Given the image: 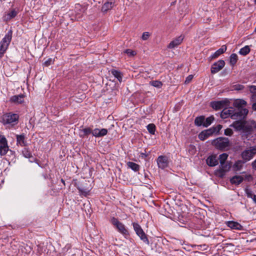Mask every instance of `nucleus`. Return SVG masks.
Returning a JSON list of instances; mask_svg holds the SVG:
<instances>
[{
  "instance_id": "obj_38",
  "label": "nucleus",
  "mask_w": 256,
  "mask_h": 256,
  "mask_svg": "<svg viewBox=\"0 0 256 256\" xmlns=\"http://www.w3.org/2000/svg\"><path fill=\"white\" fill-rule=\"evenodd\" d=\"M230 166H231L229 164L224 162L222 164H220L219 168H220L222 170L226 172L230 170Z\"/></svg>"
},
{
  "instance_id": "obj_36",
  "label": "nucleus",
  "mask_w": 256,
  "mask_h": 256,
  "mask_svg": "<svg viewBox=\"0 0 256 256\" xmlns=\"http://www.w3.org/2000/svg\"><path fill=\"white\" fill-rule=\"evenodd\" d=\"M147 130L149 133L152 134H154L156 131V126L154 124H150L147 126Z\"/></svg>"
},
{
  "instance_id": "obj_9",
  "label": "nucleus",
  "mask_w": 256,
  "mask_h": 256,
  "mask_svg": "<svg viewBox=\"0 0 256 256\" xmlns=\"http://www.w3.org/2000/svg\"><path fill=\"white\" fill-rule=\"evenodd\" d=\"M158 167L161 169H164L168 166V158L166 156H160L157 158Z\"/></svg>"
},
{
  "instance_id": "obj_42",
  "label": "nucleus",
  "mask_w": 256,
  "mask_h": 256,
  "mask_svg": "<svg viewBox=\"0 0 256 256\" xmlns=\"http://www.w3.org/2000/svg\"><path fill=\"white\" fill-rule=\"evenodd\" d=\"M8 144V141L6 137L3 135H0V146Z\"/></svg>"
},
{
  "instance_id": "obj_19",
  "label": "nucleus",
  "mask_w": 256,
  "mask_h": 256,
  "mask_svg": "<svg viewBox=\"0 0 256 256\" xmlns=\"http://www.w3.org/2000/svg\"><path fill=\"white\" fill-rule=\"evenodd\" d=\"M226 224L228 226L233 230H241L242 229V226L238 222L228 221Z\"/></svg>"
},
{
  "instance_id": "obj_17",
  "label": "nucleus",
  "mask_w": 256,
  "mask_h": 256,
  "mask_svg": "<svg viewBox=\"0 0 256 256\" xmlns=\"http://www.w3.org/2000/svg\"><path fill=\"white\" fill-rule=\"evenodd\" d=\"M225 102L224 101H214L210 102V106L215 110H219L223 108L225 106Z\"/></svg>"
},
{
  "instance_id": "obj_50",
  "label": "nucleus",
  "mask_w": 256,
  "mask_h": 256,
  "mask_svg": "<svg viewBox=\"0 0 256 256\" xmlns=\"http://www.w3.org/2000/svg\"><path fill=\"white\" fill-rule=\"evenodd\" d=\"M205 245H194L193 248H197L198 250H200L202 246H204Z\"/></svg>"
},
{
  "instance_id": "obj_47",
  "label": "nucleus",
  "mask_w": 256,
  "mask_h": 256,
  "mask_svg": "<svg viewBox=\"0 0 256 256\" xmlns=\"http://www.w3.org/2000/svg\"><path fill=\"white\" fill-rule=\"evenodd\" d=\"M125 53H126L128 56H134L136 54V52L134 51H133L130 49H127L125 50Z\"/></svg>"
},
{
  "instance_id": "obj_25",
  "label": "nucleus",
  "mask_w": 256,
  "mask_h": 256,
  "mask_svg": "<svg viewBox=\"0 0 256 256\" xmlns=\"http://www.w3.org/2000/svg\"><path fill=\"white\" fill-rule=\"evenodd\" d=\"M250 91L252 94L250 100L252 102H254L256 101V86H250Z\"/></svg>"
},
{
  "instance_id": "obj_26",
  "label": "nucleus",
  "mask_w": 256,
  "mask_h": 256,
  "mask_svg": "<svg viewBox=\"0 0 256 256\" xmlns=\"http://www.w3.org/2000/svg\"><path fill=\"white\" fill-rule=\"evenodd\" d=\"M234 106L237 108L236 110H240L244 108L242 106L246 104V102L244 100H238L234 103Z\"/></svg>"
},
{
  "instance_id": "obj_27",
  "label": "nucleus",
  "mask_w": 256,
  "mask_h": 256,
  "mask_svg": "<svg viewBox=\"0 0 256 256\" xmlns=\"http://www.w3.org/2000/svg\"><path fill=\"white\" fill-rule=\"evenodd\" d=\"M127 166L128 168H131L134 172H138L140 168V166L138 164L132 162H128L127 163Z\"/></svg>"
},
{
  "instance_id": "obj_6",
  "label": "nucleus",
  "mask_w": 256,
  "mask_h": 256,
  "mask_svg": "<svg viewBox=\"0 0 256 256\" xmlns=\"http://www.w3.org/2000/svg\"><path fill=\"white\" fill-rule=\"evenodd\" d=\"M136 234L140 237L141 240H142L144 243L148 244L149 240L148 237L142 229L141 226L138 222H132V224Z\"/></svg>"
},
{
  "instance_id": "obj_54",
  "label": "nucleus",
  "mask_w": 256,
  "mask_h": 256,
  "mask_svg": "<svg viewBox=\"0 0 256 256\" xmlns=\"http://www.w3.org/2000/svg\"><path fill=\"white\" fill-rule=\"evenodd\" d=\"M252 167L256 170V159L252 163Z\"/></svg>"
},
{
  "instance_id": "obj_28",
  "label": "nucleus",
  "mask_w": 256,
  "mask_h": 256,
  "mask_svg": "<svg viewBox=\"0 0 256 256\" xmlns=\"http://www.w3.org/2000/svg\"><path fill=\"white\" fill-rule=\"evenodd\" d=\"M204 120V116H198L195 118L194 124L196 126H203Z\"/></svg>"
},
{
  "instance_id": "obj_3",
  "label": "nucleus",
  "mask_w": 256,
  "mask_h": 256,
  "mask_svg": "<svg viewBox=\"0 0 256 256\" xmlns=\"http://www.w3.org/2000/svg\"><path fill=\"white\" fill-rule=\"evenodd\" d=\"M18 114L12 112L6 113L2 116V122L4 125L14 126L18 124Z\"/></svg>"
},
{
  "instance_id": "obj_21",
  "label": "nucleus",
  "mask_w": 256,
  "mask_h": 256,
  "mask_svg": "<svg viewBox=\"0 0 256 256\" xmlns=\"http://www.w3.org/2000/svg\"><path fill=\"white\" fill-rule=\"evenodd\" d=\"M244 180V178L241 176H234L230 179V182L232 184L238 185Z\"/></svg>"
},
{
  "instance_id": "obj_16",
  "label": "nucleus",
  "mask_w": 256,
  "mask_h": 256,
  "mask_svg": "<svg viewBox=\"0 0 256 256\" xmlns=\"http://www.w3.org/2000/svg\"><path fill=\"white\" fill-rule=\"evenodd\" d=\"M226 50V45H223L222 47L218 50L212 54L210 57L209 59L212 60L218 58L220 54L224 53Z\"/></svg>"
},
{
  "instance_id": "obj_15",
  "label": "nucleus",
  "mask_w": 256,
  "mask_h": 256,
  "mask_svg": "<svg viewBox=\"0 0 256 256\" xmlns=\"http://www.w3.org/2000/svg\"><path fill=\"white\" fill-rule=\"evenodd\" d=\"M115 0H109L105 2L102 8V12H106L111 10L115 6Z\"/></svg>"
},
{
  "instance_id": "obj_58",
  "label": "nucleus",
  "mask_w": 256,
  "mask_h": 256,
  "mask_svg": "<svg viewBox=\"0 0 256 256\" xmlns=\"http://www.w3.org/2000/svg\"><path fill=\"white\" fill-rule=\"evenodd\" d=\"M254 32H256V27L255 28Z\"/></svg>"
},
{
  "instance_id": "obj_12",
  "label": "nucleus",
  "mask_w": 256,
  "mask_h": 256,
  "mask_svg": "<svg viewBox=\"0 0 256 256\" xmlns=\"http://www.w3.org/2000/svg\"><path fill=\"white\" fill-rule=\"evenodd\" d=\"M24 95L23 94L14 95L10 97V101L14 104H21L24 102Z\"/></svg>"
},
{
  "instance_id": "obj_7",
  "label": "nucleus",
  "mask_w": 256,
  "mask_h": 256,
  "mask_svg": "<svg viewBox=\"0 0 256 256\" xmlns=\"http://www.w3.org/2000/svg\"><path fill=\"white\" fill-rule=\"evenodd\" d=\"M256 154V148H252L250 150H244L242 153V157L245 162L250 160Z\"/></svg>"
},
{
  "instance_id": "obj_31",
  "label": "nucleus",
  "mask_w": 256,
  "mask_h": 256,
  "mask_svg": "<svg viewBox=\"0 0 256 256\" xmlns=\"http://www.w3.org/2000/svg\"><path fill=\"white\" fill-rule=\"evenodd\" d=\"M214 118L213 116H211L207 118L206 119H204V122L203 124V126L204 127H208L211 124L212 122L214 120Z\"/></svg>"
},
{
  "instance_id": "obj_40",
  "label": "nucleus",
  "mask_w": 256,
  "mask_h": 256,
  "mask_svg": "<svg viewBox=\"0 0 256 256\" xmlns=\"http://www.w3.org/2000/svg\"><path fill=\"white\" fill-rule=\"evenodd\" d=\"M150 84L156 88H160L162 86V84L158 80H153L150 82Z\"/></svg>"
},
{
  "instance_id": "obj_49",
  "label": "nucleus",
  "mask_w": 256,
  "mask_h": 256,
  "mask_svg": "<svg viewBox=\"0 0 256 256\" xmlns=\"http://www.w3.org/2000/svg\"><path fill=\"white\" fill-rule=\"evenodd\" d=\"M194 76L192 74L188 76L186 78L184 82L185 84H188L189 82H190L191 80H192Z\"/></svg>"
},
{
  "instance_id": "obj_55",
  "label": "nucleus",
  "mask_w": 256,
  "mask_h": 256,
  "mask_svg": "<svg viewBox=\"0 0 256 256\" xmlns=\"http://www.w3.org/2000/svg\"><path fill=\"white\" fill-rule=\"evenodd\" d=\"M26 247L28 248L26 249V252H30L31 250V248L30 246H26Z\"/></svg>"
},
{
  "instance_id": "obj_45",
  "label": "nucleus",
  "mask_w": 256,
  "mask_h": 256,
  "mask_svg": "<svg viewBox=\"0 0 256 256\" xmlns=\"http://www.w3.org/2000/svg\"><path fill=\"white\" fill-rule=\"evenodd\" d=\"M54 64V60L52 58H48L46 60L44 64V65L45 66H48L50 65Z\"/></svg>"
},
{
  "instance_id": "obj_33",
  "label": "nucleus",
  "mask_w": 256,
  "mask_h": 256,
  "mask_svg": "<svg viewBox=\"0 0 256 256\" xmlns=\"http://www.w3.org/2000/svg\"><path fill=\"white\" fill-rule=\"evenodd\" d=\"M250 52V48L249 46H246L244 48L240 49L239 54L242 56H246Z\"/></svg>"
},
{
  "instance_id": "obj_24",
  "label": "nucleus",
  "mask_w": 256,
  "mask_h": 256,
  "mask_svg": "<svg viewBox=\"0 0 256 256\" xmlns=\"http://www.w3.org/2000/svg\"><path fill=\"white\" fill-rule=\"evenodd\" d=\"M111 74L114 78H116L120 82H122L123 75L120 71L112 69L111 70Z\"/></svg>"
},
{
  "instance_id": "obj_52",
  "label": "nucleus",
  "mask_w": 256,
  "mask_h": 256,
  "mask_svg": "<svg viewBox=\"0 0 256 256\" xmlns=\"http://www.w3.org/2000/svg\"><path fill=\"white\" fill-rule=\"evenodd\" d=\"M244 88V86L242 85H238L236 86V89L238 90H242Z\"/></svg>"
},
{
  "instance_id": "obj_53",
  "label": "nucleus",
  "mask_w": 256,
  "mask_h": 256,
  "mask_svg": "<svg viewBox=\"0 0 256 256\" xmlns=\"http://www.w3.org/2000/svg\"><path fill=\"white\" fill-rule=\"evenodd\" d=\"M252 108L254 110H256V101L254 102L252 105Z\"/></svg>"
},
{
  "instance_id": "obj_11",
  "label": "nucleus",
  "mask_w": 256,
  "mask_h": 256,
  "mask_svg": "<svg viewBox=\"0 0 256 256\" xmlns=\"http://www.w3.org/2000/svg\"><path fill=\"white\" fill-rule=\"evenodd\" d=\"M108 134V130L106 128H96L92 130V136L96 138L103 137Z\"/></svg>"
},
{
  "instance_id": "obj_4",
  "label": "nucleus",
  "mask_w": 256,
  "mask_h": 256,
  "mask_svg": "<svg viewBox=\"0 0 256 256\" xmlns=\"http://www.w3.org/2000/svg\"><path fill=\"white\" fill-rule=\"evenodd\" d=\"M212 144L220 150H224L230 146L229 139L228 138L220 137L214 140Z\"/></svg>"
},
{
  "instance_id": "obj_18",
  "label": "nucleus",
  "mask_w": 256,
  "mask_h": 256,
  "mask_svg": "<svg viewBox=\"0 0 256 256\" xmlns=\"http://www.w3.org/2000/svg\"><path fill=\"white\" fill-rule=\"evenodd\" d=\"M206 164L210 166H214L218 164V161L216 156L214 155L209 156L206 160Z\"/></svg>"
},
{
  "instance_id": "obj_44",
  "label": "nucleus",
  "mask_w": 256,
  "mask_h": 256,
  "mask_svg": "<svg viewBox=\"0 0 256 256\" xmlns=\"http://www.w3.org/2000/svg\"><path fill=\"white\" fill-rule=\"evenodd\" d=\"M222 127V125L218 124L216 126H213V127L211 128V130H212L214 131V133L216 132H218L221 130Z\"/></svg>"
},
{
  "instance_id": "obj_5",
  "label": "nucleus",
  "mask_w": 256,
  "mask_h": 256,
  "mask_svg": "<svg viewBox=\"0 0 256 256\" xmlns=\"http://www.w3.org/2000/svg\"><path fill=\"white\" fill-rule=\"evenodd\" d=\"M110 222L120 233L125 236L129 235L128 231L124 224L119 221L118 218L113 217L112 218Z\"/></svg>"
},
{
  "instance_id": "obj_1",
  "label": "nucleus",
  "mask_w": 256,
  "mask_h": 256,
  "mask_svg": "<svg viewBox=\"0 0 256 256\" xmlns=\"http://www.w3.org/2000/svg\"><path fill=\"white\" fill-rule=\"evenodd\" d=\"M248 112L246 108L240 110H235L232 108H224L220 113V117L224 119L230 117L234 120H241L245 118Z\"/></svg>"
},
{
  "instance_id": "obj_20",
  "label": "nucleus",
  "mask_w": 256,
  "mask_h": 256,
  "mask_svg": "<svg viewBox=\"0 0 256 256\" xmlns=\"http://www.w3.org/2000/svg\"><path fill=\"white\" fill-rule=\"evenodd\" d=\"M91 134H92V130L90 128H86L80 130V136L84 138Z\"/></svg>"
},
{
  "instance_id": "obj_34",
  "label": "nucleus",
  "mask_w": 256,
  "mask_h": 256,
  "mask_svg": "<svg viewBox=\"0 0 256 256\" xmlns=\"http://www.w3.org/2000/svg\"><path fill=\"white\" fill-rule=\"evenodd\" d=\"M78 189L79 191L80 195L86 196L90 194V190H88V188H84L80 187H78Z\"/></svg>"
},
{
  "instance_id": "obj_56",
  "label": "nucleus",
  "mask_w": 256,
  "mask_h": 256,
  "mask_svg": "<svg viewBox=\"0 0 256 256\" xmlns=\"http://www.w3.org/2000/svg\"><path fill=\"white\" fill-rule=\"evenodd\" d=\"M252 200L254 201V202L256 204V195H254Z\"/></svg>"
},
{
  "instance_id": "obj_10",
  "label": "nucleus",
  "mask_w": 256,
  "mask_h": 256,
  "mask_svg": "<svg viewBox=\"0 0 256 256\" xmlns=\"http://www.w3.org/2000/svg\"><path fill=\"white\" fill-rule=\"evenodd\" d=\"M184 36L180 35V36L174 38L168 46V48H174L180 45L182 42Z\"/></svg>"
},
{
  "instance_id": "obj_37",
  "label": "nucleus",
  "mask_w": 256,
  "mask_h": 256,
  "mask_svg": "<svg viewBox=\"0 0 256 256\" xmlns=\"http://www.w3.org/2000/svg\"><path fill=\"white\" fill-rule=\"evenodd\" d=\"M22 153L23 156L26 158H32V153L28 148H24Z\"/></svg>"
},
{
  "instance_id": "obj_46",
  "label": "nucleus",
  "mask_w": 256,
  "mask_h": 256,
  "mask_svg": "<svg viewBox=\"0 0 256 256\" xmlns=\"http://www.w3.org/2000/svg\"><path fill=\"white\" fill-rule=\"evenodd\" d=\"M224 134L226 136H231L233 134V131L231 128H227L224 130Z\"/></svg>"
},
{
  "instance_id": "obj_51",
  "label": "nucleus",
  "mask_w": 256,
  "mask_h": 256,
  "mask_svg": "<svg viewBox=\"0 0 256 256\" xmlns=\"http://www.w3.org/2000/svg\"><path fill=\"white\" fill-rule=\"evenodd\" d=\"M144 151H145L144 152L141 153L142 157L143 158H146L148 156V154H146V150H144Z\"/></svg>"
},
{
  "instance_id": "obj_14",
  "label": "nucleus",
  "mask_w": 256,
  "mask_h": 256,
  "mask_svg": "<svg viewBox=\"0 0 256 256\" xmlns=\"http://www.w3.org/2000/svg\"><path fill=\"white\" fill-rule=\"evenodd\" d=\"M214 133V131L211 130V128H210L206 130L202 131L198 134V138L202 140H204L208 138L210 136H212Z\"/></svg>"
},
{
  "instance_id": "obj_23",
  "label": "nucleus",
  "mask_w": 256,
  "mask_h": 256,
  "mask_svg": "<svg viewBox=\"0 0 256 256\" xmlns=\"http://www.w3.org/2000/svg\"><path fill=\"white\" fill-rule=\"evenodd\" d=\"M76 18L78 20V19L82 18V15L84 12L86 10L84 8L82 7L80 4H77L76 6Z\"/></svg>"
},
{
  "instance_id": "obj_48",
  "label": "nucleus",
  "mask_w": 256,
  "mask_h": 256,
  "mask_svg": "<svg viewBox=\"0 0 256 256\" xmlns=\"http://www.w3.org/2000/svg\"><path fill=\"white\" fill-rule=\"evenodd\" d=\"M150 36V34L148 32H144L142 34V40H147Z\"/></svg>"
},
{
  "instance_id": "obj_35",
  "label": "nucleus",
  "mask_w": 256,
  "mask_h": 256,
  "mask_svg": "<svg viewBox=\"0 0 256 256\" xmlns=\"http://www.w3.org/2000/svg\"><path fill=\"white\" fill-rule=\"evenodd\" d=\"M9 150L8 144L6 146H0V156H4L6 154Z\"/></svg>"
},
{
  "instance_id": "obj_8",
  "label": "nucleus",
  "mask_w": 256,
  "mask_h": 256,
  "mask_svg": "<svg viewBox=\"0 0 256 256\" xmlns=\"http://www.w3.org/2000/svg\"><path fill=\"white\" fill-rule=\"evenodd\" d=\"M225 62L223 60H219L214 62L211 67V73L214 74L220 70L224 66Z\"/></svg>"
},
{
  "instance_id": "obj_41",
  "label": "nucleus",
  "mask_w": 256,
  "mask_h": 256,
  "mask_svg": "<svg viewBox=\"0 0 256 256\" xmlns=\"http://www.w3.org/2000/svg\"><path fill=\"white\" fill-rule=\"evenodd\" d=\"M225 174H226V172L220 168L216 172V174L218 176L221 178H223Z\"/></svg>"
},
{
  "instance_id": "obj_57",
  "label": "nucleus",
  "mask_w": 256,
  "mask_h": 256,
  "mask_svg": "<svg viewBox=\"0 0 256 256\" xmlns=\"http://www.w3.org/2000/svg\"><path fill=\"white\" fill-rule=\"evenodd\" d=\"M61 182L64 184H65L64 180L63 179H61Z\"/></svg>"
},
{
  "instance_id": "obj_59",
  "label": "nucleus",
  "mask_w": 256,
  "mask_h": 256,
  "mask_svg": "<svg viewBox=\"0 0 256 256\" xmlns=\"http://www.w3.org/2000/svg\"><path fill=\"white\" fill-rule=\"evenodd\" d=\"M255 3H256V0H255Z\"/></svg>"
},
{
  "instance_id": "obj_2",
  "label": "nucleus",
  "mask_w": 256,
  "mask_h": 256,
  "mask_svg": "<svg viewBox=\"0 0 256 256\" xmlns=\"http://www.w3.org/2000/svg\"><path fill=\"white\" fill-rule=\"evenodd\" d=\"M12 32L10 30L0 42V58H2L8 48L12 40Z\"/></svg>"
},
{
  "instance_id": "obj_60",
  "label": "nucleus",
  "mask_w": 256,
  "mask_h": 256,
  "mask_svg": "<svg viewBox=\"0 0 256 256\" xmlns=\"http://www.w3.org/2000/svg\"><path fill=\"white\" fill-rule=\"evenodd\" d=\"M2 0H0V2H2Z\"/></svg>"
},
{
  "instance_id": "obj_32",
  "label": "nucleus",
  "mask_w": 256,
  "mask_h": 256,
  "mask_svg": "<svg viewBox=\"0 0 256 256\" xmlns=\"http://www.w3.org/2000/svg\"><path fill=\"white\" fill-rule=\"evenodd\" d=\"M238 56L236 54H232L230 56V64L232 66H234L238 61Z\"/></svg>"
},
{
  "instance_id": "obj_30",
  "label": "nucleus",
  "mask_w": 256,
  "mask_h": 256,
  "mask_svg": "<svg viewBox=\"0 0 256 256\" xmlns=\"http://www.w3.org/2000/svg\"><path fill=\"white\" fill-rule=\"evenodd\" d=\"M244 162L240 160L236 161L233 166L234 170L236 171L240 170Z\"/></svg>"
},
{
  "instance_id": "obj_22",
  "label": "nucleus",
  "mask_w": 256,
  "mask_h": 256,
  "mask_svg": "<svg viewBox=\"0 0 256 256\" xmlns=\"http://www.w3.org/2000/svg\"><path fill=\"white\" fill-rule=\"evenodd\" d=\"M230 126L234 128L236 130L240 131L244 129V124L239 120H236L230 125Z\"/></svg>"
},
{
  "instance_id": "obj_39",
  "label": "nucleus",
  "mask_w": 256,
  "mask_h": 256,
  "mask_svg": "<svg viewBox=\"0 0 256 256\" xmlns=\"http://www.w3.org/2000/svg\"><path fill=\"white\" fill-rule=\"evenodd\" d=\"M228 154H226V153H224L222 154H221L219 156V160H220V164H222L224 162H225L226 160V159L228 158Z\"/></svg>"
},
{
  "instance_id": "obj_29",
  "label": "nucleus",
  "mask_w": 256,
  "mask_h": 256,
  "mask_svg": "<svg viewBox=\"0 0 256 256\" xmlns=\"http://www.w3.org/2000/svg\"><path fill=\"white\" fill-rule=\"evenodd\" d=\"M17 12L15 10H12L8 13L6 16H5V20L6 21L9 20L10 19L14 18L17 15Z\"/></svg>"
},
{
  "instance_id": "obj_13",
  "label": "nucleus",
  "mask_w": 256,
  "mask_h": 256,
  "mask_svg": "<svg viewBox=\"0 0 256 256\" xmlns=\"http://www.w3.org/2000/svg\"><path fill=\"white\" fill-rule=\"evenodd\" d=\"M16 144L21 146H26L28 145L27 142L26 140V136L24 134L16 135Z\"/></svg>"
},
{
  "instance_id": "obj_43",
  "label": "nucleus",
  "mask_w": 256,
  "mask_h": 256,
  "mask_svg": "<svg viewBox=\"0 0 256 256\" xmlns=\"http://www.w3.org/2000/svg\"><path fill=\"white\" fill-rule=\"evenodd\" d=\"M244 190L247 196L252 199L253 196L254 195L253 194L252 192L248 188H246Z\"/></svg>"
}]
</instances>
